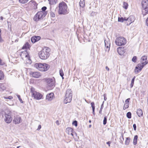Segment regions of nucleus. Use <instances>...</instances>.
<instances>
[{
  "label": "nucleus",
  "mask_w": 148,
  "mask_h": 148,
  "mask_svg": "<svg viewBox=\"0 0 148 148\" xmlns=\"http://www.w3.org/2000/svg\"><path fill=\"white\" fill-rule=\"evenodd\" d=\"M73 124L75 125L76 127L77 125V121H74L72 123Z\"/></svg>",
  "instance_id": "obj_39"
},
{
  "label": "nucleus",
  "mask_w": 148,
  "mask_h": 148,
  "mask_svg": "<svg viewBox=\"0 0 148 148\" xmlns=\"http://www.w3.org/2000/svg\"><path fill=\"white\" fill-rule=\"evenodd\" d=\"M66 3L64 2L60 3L58 6V13L59 14L65 15L69 12Z\"/></svg>",
  "instance_id": "obj_4"
},
{
  "label": "nucleus",
  "mask_w": 148,
  "mask_h": 148,
  "mask_svg": "<svg viewBox=\"0 0 148 148\" xmlns=\"http://www.w3.org/2000/svg\"><path fill=\"white\" fill-rule=\"evenodd\" d=\"M130 98H129L127 99L125 101V103H127L129 104V100H130Z\"/></svg>",
  "instance_id": "obj_42"
},
{
  "label": "nucleus",
  "mask_w": 148,
  "mask_h": 148,
  "mask_svg": "<svg viewBox=\"0 0 148 148\" xmlns=\"http://www.w3.org/2000/svg\"><path fill=\"white\" fill-rule=\"evenodd\" d=\"M3 117H4V121L7 123H9L12 121V118L10 114H5Z\"/></svg>",
  "instance_id": "obj_11"
},
{
  "label": "nucleus",
  "mask_w": 148,
  "mask_h": 148,
  "mask_svg": "<svg viewBox=\"0 0 148 148\" xmlns=\"http://www.w3.org/2000/svg\"><path fill=\"white\" fill-rule=\"evenodd\" d=\"M138 138L137 135H135L134 137L133 143L134 145H135L137 144Z\"/></svg>",
  "instance_id": "obj_23"
},
{
  "label": "nucleus",
  "mask_w": 148,
  "mask_h": 148,
  "mask_svg": "<svg viewBox=\"0 0 148 148\" xmlns=\"http://www.w3.org/2000/svg\"><path fill=\"white\" fill-rule=\"evenodd\" d=\"M34 66L39 70L41 71H46L50 67L49 65L46 63H37L35 64Z\"/></svg>",
  "instance_id": "obj_5"
},
{
  "label": "nucleus",
  "mask_w": 148,
  "mask_h": 148,
  "mask_svg": "<svg viewBox=\"0 0 148 148\" xmlns=\"http://www.w3.org/2000/svg\"><path fill=\"white\" fill-rule=\"evenodd\" d=\"M30 3V4H32V3L33 4V5H34V6L35 7H36V8H37V4L36 3V2L34 1L33 0H32V1H31Z\"/></svg>",
  "instance_id": "obj_30"
},
{
  "label": "nucleus",
  "mask_w": 148,
  "mask_h": 148,
  "mask_svg": "<svg viewBox=\"0 0 148 148\" xmlns=\"http://www.w3.org/2000/svg\"><path fill=\"white\" fill-rule=\"evenodd\" d=\"M32 76L35 78H38L41 76L40 73L38 72H31L30 73Z\"/></svg>",
  "instance_id": "obj_13"
},
{
  "label": "nucleus",
  "mask_w": 148,
  "mask_h": 148,
  "mask_svg": "<svg viewBox=\"0 0 148 148\" xmlns=\"http://www.w3.org/2000/svg\"><path fill=\"white\" fill-rule=\"evenodd\" d=\"M50 14L51 16L53 17H54L55 16V14L52 11L50 12Z\"/></svg>",
  "instance_id": "obj_38"
},
{
  "label": "nucleus",
  "mask_w": 148,
  "mask_h": 148,
  "mask_svg": "<svg viewBox=\"0 0 148 148\" xmlns=\"http://www.w3.org/2000/svg\"><path fill=\"white\" fill-rule=\"evenodd\" d=\"M66 132L69 135H71L72 136H73L74 134L76 135V134L75 132H73V129L71 127H68L66 128Z\"/></svg>",
  "instance_id": "obj_16"
},
{
  "label": "nucleus",
  "mask_w": 148,
  "mask_h": 148,
  "mask_svg": "<svg viewBox=\"0 0 148 148\" xmlns=\"http://www.w3.org/2000/svg\"><path fill=\"white\" fill-rule=\"evenodd\" d=\"M124 19V21H128V18H127L126 17H124L123 18Z\"/></svg>",
  "instance_id": "obj_55"
},
{
  "label": "nucleus",
  "mask_w": 148,
  "mask_h": 148,
  "mask_svg": "<svg viewBox=\"0 0 148 148\" xmlns=\"http://www.w3.org/2000/svg\"><path fill=\"white\" fill-rule=\"evenodd\" d=\"M92 109H95V104L94 102H92L91 103Z\"/></svg>",
  "instance_id": "obj_41"
},
{
  "label": "nucleus",
  "mask_w": 148,
  "mask_h": 148,
  "mask_svg": "<svg viewBox=\"0 0 148 148\" xmlns=\"http://www.w3.org/2000/svg\"><path fill=\"white\" fill-rule=\"evenodd\" d=\"M54 98V94L51 92L47 94L46 97V99L48 101H51Z\"/></svg>",
  "instance_id": "obj_15"
},
{
  "label": "nucleus",
  "mask_w": 148,
  "mask_h": 148,
  "mask_svg": "<svg viewBox=\"0 0 148 148\" xmlns=\"http://www.w3.org/2000/svg\"><path fill=\"white\" fill-rule=\"evenodd\" d=\"M91 125H89V127L90 128L91 127Z\"/></svg>",
  "instance_id": "obj_62"
},
{
  "label": "nucleus",
  "mask_w": 148,
  "mask_h": 148,
  "mask_svg": "<svg viewBox=\"0 0 148 148\" xmlns=\"http://www.w3.org/2000/svg\"><path fill=\"white\" fill-rule=\"evenodd\" d=\"M121 137L122 138L123 140H124L123 135L122 133L121 134Z\"/></svg>",
  "instance_id": "obj_54"
},
{
  "label": "nucleus",
  "mask_w": 148,
  "mask_h": 148,
  "mask_svg": "<svg viewBox=\"0 0 148 148\" xmlns=\"http://www.w3.org/2000/svg\"><path fill=\"white\" fill-rule=\"evenodd\" d=\"M137 113L138 116H142L143 115V112L142 110L140 109H138L137 110Z\"/></svg>",
  "instance_id": "obj_21"
},
{
  "label": "nucleus",
  "mask_w": 148,
  "mask_h": 148,
  "mask_svg": "<svg viewBox=\"0 0 148 148\" xmlns=\"http://www.w3.org/2000/svg\"><path fill=\"white\" fill-rule=\"evenodd\" d=\"M42 12H45V11L47 9V7L45 6H44L42 8Z\"/></svg>",
  "instance_id": "obj_40"
},
{
  "label": "nucleus",
  "mask_w": 148,
  "mask_h": 148,
  "mask_svg": "<svg viewBox=\"0 0 148 148\" xmlns=\"http://www.w3.org/2000/svg\"><path fill=\"white\" fill-rule=\"evenodd\" d=\"M111 143V142L110 141H108L106 143V144L108 145V146L109 147L110 146V144Z\"/></svg>",
  "instance_id": "obj_53"
},
{
  "label": "nucleus",
  "mask_w": 148,
  "mask_h": 148,
  "mask_svg": "<svg viewBox=\"0 0 148 148\" xmlns=\"http://www.w3.org/2000/svg\"><path fill=\"white\" fill-rule=\"evenodd\" d=\"M107 116H105L104 117V119L103 120V124L104 125H105L107 123Z\"/></svg>",
  "instance_id": "obj_33"
},
{
  "label": "nucleus",
  "mask_w": 148,
  "mask_h": 148,
  "mask_svg": "<svg viewBox=\"0 0 148 148\" xmlns=\"http://www.w3.org/2000/svg\"><path fill=\"white\" fill-rule=\"evenodd\" d=\"M123 8L125 9H127L128 8V4L127 2H124L123 3Z\"/></svg>",
  "instance_id": "obj_27"
},
{
  "label": "nucleus",
  "mask_w": 148,
  "mask_h": 148,
  "mask_svg": "<svg viewBox=\"0 0 148 148\" xmlns=\"http://www.w3.org/2000/svg\"><path fill=\"white\" fill-rule=\"evenodd\" d=\"M65 96L72 97V92L70 89H68L67 90Z\"/></svg>",
  "instance_id": "obj_18"
},
{
  "label": "nucleus",
  "mask_w": 148,
  "mask_h": 148,
  "mask_svg": "<svg viewBox=\"0 0 148 148\" xmlns=\"http://www.w3.org/2000/svg\"><path fill=\"white\" fill-rule=\"evenodd\" d=\"M46 12L39 11L34 16L33 19L36 21H38L43 19L47 15Z\"/></svg>",
  "instance_id": "obj_6"
},
{
  "label": "nucleus",
  "mask_w": 148,
  "mask_h": 148,
  "mask_svg": "<svg viewBox=\"0 0 148 148\" xmlns=\"http://www.w3.org/2000/svg\"><path fill=\"white\" fill-rule=\"evenodd\" d=\"M5 99H12L13 98V97L12 96H9L8 97H4Z\"/></svg>",
  "instance_id": "obj_43"
},
{
  "label": "nucleus",
  "mask_w": 148,
  "mask_h": 148,
  "mask_svg": "<svg viewBox=\"0 0 148 148\" xmlns=\"http://www.w3.org/2000/svg\"><path fill=\"white\" fill-rule=\"evenodd\" d=\"M29 0H19L20 3H26Z\"/></svg>",
  "instance_id": "obj_34"
},
{
  "label": "nucleus",
  "mask_w": 148,
  "mask_h": 148,
  "mask_svg": "<svg viewBox=\"0 0 148 148\" xmlns=\"http://www.w3.org/2000/svg\"><path fill=\"white\" fill-rule=\"evenodd\" d=\"M41 125H39L38 126V129H37V130H40L41 128Z\"/></svg>",
  "instance_id": "obj_51"
},
{
  "label": "nucleus",
  "mask_w": 148,
  "mask_h": 148,
  "mask_svg": "<svg viewBox=\"0 0 148 148\" xmlns=\"http://www.w3.org/2000/svg\"><path fill=\"white\" fill-rule=\"evenodd\" d=\"M102 109H100V110L99 112V113L101 114H102Z\"/></svg>",
  "instance_id": "obj_58"
},
{
  "label": "nucleus",
  "mask_w": 148,
  "mask_h": 148,
  "mask_svg": "<svg viewBox=\"0 0 148 148\" xmlns=\"http://www.w3.org/2000/svg\"><path fill=\"white\" fill-rule=\"evenodd\" d=\"M1 64V60L0 59V64Z\"/></svg>",
  "instance_id": "obj_61"
},
{
  "label": "nucleus",
  "mask_w": 148,
  "mask_h": 148,
  "mask_svg": "<svg viewBox=\"0 0 148 148\" xmlns=\"http://www.w3.org/2000/svg\"><path fill=\"white\" fill-rule=\"evenodd\" d=\"M142 4L143 9L142 12L144 15L148 14V0H143Z\"/></svg>",
  "instance_id": "obj_9"
},
{
  "label": "nucleus",
  "mask_w": 148,
  "mask_h": 148,
  "mask_svg": "<svg viewBox=\"0 0 148 148\" xmlns=\"http://www.w3.org/2000/svg\"><path fill=\"white\" fill-rule=\"evenodd\" d=\"M60 75L62 77L63 79L64 78L63 77V76L64 75V73L63 72V71L62 69H60Z\"/></svg>",
  "instance_id": "obj_32"
},
{
  "label": "nucleus",
  "mask_w": 148,
  "mask_h": 148,
  "mask_svg": "<svg viewBox=\"0 0 148 148\" xmlns=\"http://www.w3.org/2000/svg\"><path fill=\"white\" fill-rule=\"evenodd\" d=\"M133 127L134 128V130H136V125L135 124H133Z\"/></svg>",
  "instance_id": "obj_45"
},
{
  "label": "nucleus",
  "mask_w": 148,
  "mask_h": 148,
  "mask_svg": "<svg viewBox=\"0 0 148 148\" xmlns=\"http://www.w3.org/2000/svg\"><path fill=\"white\" fill-rule=\"evenodd\" d=\"M50 49L49 47H43L42 50L39 52L40 58L42 60L46 59L50 56Z\"/></svg>",
  "instance_id": "obj_3"
},
{
  "label": "nucleus",
  "mask_w": 148,
  "mask_h": 148,
  "mask_svg": "<svg viewBox=\"0 0 148 148\" xmlns=\"http://www.w3.org/2000/svg\"><path fill=\"white\" fill-rule=\"evenodd\" d=\"M92 109V113L94 115H95V109Z\"/></svg>",
  "instance_id": "obj_56"
},
{
  "label": "nucleus",
  "mask_w": 148,
  "mask_h": 148,
  "mask_svg": "<svg viewBox=\"0 0 148 148\" xmlns=\"http://www.w3.org/2000/svg\"><path fill=\"white\" fill-rule=\"evenodd\" d=\"M146 25L148 26V17L146 20Z\"/></svg>",
  "instance_id": "obj_49"
},
{
  "label": "nucleus",
  "mask_w": 148,
  "mask_h": 148,
  "mask_svg": "<svg viewBox=\"0 0 148 148\" xmlns=\"http://www.w3.org/2000/svg\"><path fill=\"white\" fill-rule=\"evenodd\" d=\"M56 123L58 125H60V123L58 120H57L56 121Z\"/></svg>",
  "instance_id": "obj_48"
},
{
  "label": "nucleus",
  "mask_w": 148,
  "mask_h": 148,
  "mask_svg": "<svg viewBox=\"0 0 148 148\" xmlns=\"http://www.w3.org/2000/svg\"><path fill=\"white\" fill-rule=\"evenodd\" d=\"M104 101H103V102L102 103V104L101 105L100 109H103V104H104Z\"/></svg>",
  "instance_id": "obj_47"
},
{
  "label": "nucleus",
  "mask_w": 148,
  "mask_h": 148,
  "mask_svg": "<svg viewBox=\"0 0 148 148\" xmlns=\"http://www.w3.org/2000/svg\"><path fill=\"white\" fill-rule=\"evenodd\" d=\"M40 39V37L38 36H34L31 38V40L33 43H34Z\"/></svg>",
  "instance_id": "obj_17"
},
{
  "label": "nucleus",
  "mask_w": 148,
  "mask_h": 148,
  "mask_svg": "<svg viewBox=\"0 0 148 148\" xmlns=\"http://www.w3.org/2000/svg\"><path fill=\"white\" fill-rule=\"evenodd\" d=\"M103 96L104 97V100L105 101H106L107 99V98L106 97V94H104L103 95Z\"/></svg>",
  "instance_id": "obj_50"
},
{
  "label": "nucleus",
  "mask_w": 148,
  "mask_h": 148,
  "mask_svg": "<svg viewBox=\"0 0 148 148\" xmlns=\"http://www.w3.org/2000/svg\"><path fill=\"white\" fill-rule=\"evenodd\" d=\"M130 140V137L126 138V139L125 142V144L126 145H128L129 144Z\"/></svg>",
  "instance_id": "obj_24"
},
{
  "label": "nucleus",
  "mask_w": 148,
  "mask_h": 148,
  "mask_svg": "<svg viewBox=\"0 0 148 148\" xmlns=\"http://www.w3.org/2000/svg\"><path fill=\"white\" fill-rule=\"evenodd\" d=\"M4 75L3 72L0 71V80L3 79L4 78Z\"/></svg>",
  "instance_id": "obj_28"
},
{
  "label": "nucleus",
  "mask_w": 148,
  "mask_h": 148,
  "mask_svg": "<svg viewBox=\"0 0 148 148\" xmlns=\"http://www.w3.org/2000/svg\"><path fill=\"white\" fill-rule=\"evenodd\" d=\"M29 43L28 42H26L25 44V46H27L28 45Z\"/></svg>",
  "instance_id": "obj_59"
},
{
  "label": "nucleus",
  "mask_w": 148,
  "mask_h": 148,
  "mask_svg": "<svg viewBox=\"0 0 148 148\" xmlns=\"http://www.w3.org/2000/svg\"><path fill=\"white\" fill-rule=\"evenodd\" d=\"M135 78V77L134 76L132 80L131 83L130 85V87L131 88L133 86L134 82V81Z\"/></svg>",
  "instance_id": "obj_26"
},
{
  "label": "nucleus",
  "mask_w": 148,
  "mask_h": 148,
  "mask_svg": "<svg viewBox=\"0 0 148 148\" xmlns=\"http://www.w3.org/2000/svg\"><path fill=\"white\" fill-rule=\"evenodd\" d=\"M105 46H110V44L109 43L108 44H106L105 42Z\"/></svg>",
  "instance_id": "obj_52"
},
{
  "label": "nucleus",
  "mask_w": 148,
  "mask_h": 148,
  "mask_svg": "<svg viewBox=\"0 0 148 148\" xmlns=\"http://www.w3.org/2000/svg\"><path fill=\"white\" fill-rule=\"evenodd\" d=\"M85 2L84 0H80L79 2V5L81 7L83 8L84 7Z\"/></svg>",
  "instance_id": "obj_22"
},
{
  "label": "nucleus",
  "mask_w": 148,
  "mask_h": 148,
  "mask_svg": "<svg viewBox=\"0 0 148 148\" xmlns=\"http://www.w3.org/2000/svg\"><path fill=\"white\" fill-rule=\"evenodd\" d=\"M136 59L137 57L136 56H134L132 59V61L135 62H136Z\"/></svg>",
  "instance_id": "obj_37"
},
{
  "label": "nucleus",
  "mask_w": 148,
  "mask_h": 148,
  "mask_svg": "<svg viewBox=\"0 0 148 148\" xmlns=\"http://www.w3.org/2000/svg\"><path fill=\"white\" fill-rule=\"evenodd\" d=\"M106 70H107L108 71H109V69L107 66H106Z\"/></svg>",
  "instance_id": "obj_57"
},
{
  "label": "nucleus",
  "mask_w": 148,
  "mask_h": 148,
  "mask_svg": "<svg viewBox=\"0 0 148 148\" xmlns=\"http://www.w3.org/2000/svg\"><path fill=\"white\" fill-rule=\"evenodd\" d=\"M126 116L128 119H130L131 118V113L130 112H128L127 113Z\"/></svg>",
  "instance_id": "obj_31"
},
{
  "label": "nucleus",
  "mask_w": 148,
  "mask_h": 148,
  "mask_svg": "<svg viewBox=\"0 0 148 148\" xmlns=\"http://www.w3.org/2000/svg\"><path fill=\"white\" fill-rule=\"evenodd\" d=\"M147 104H148V97H147Z\"/></svg>",
  "instance_id": "obj_63"
},
{
  "label": "nucleus",
  "mask_w": 148,
  "mask_h": 148,
  "mask_svg": "<svg viewBox=\"0 0 148 148\" xmlns=\"http://www.w3.org/2000/svg\"><path fill=\"white\" fill-rule=\"evenodd\" d=\"M30 92L32 93V97H33L34 99H35L39 100L42 98V95L39 92L36 91L33 87L31 88Z\"/></svg>",
  "instance_id": "obj_7"
},
{
  "label": "nucleus",
  "mask_w": 148,
  "mask_h": 148,
  "mask_svg": "<svg viewBox=\"0 0 148 148\" xmlns=\"http://www.w3.org/2000/svg\"><path fill=\"white\" fill-rule=\"evenodd\" d=\"M72 97L70 96H65V99L64 100V102L65 103H70L71 102Z\"/></svg>",
  "instance_id": "obj_19"
},
{
  "label": "nucleus",
  "mask_w": 148,
  "mask_h": 148,
  "mask_svg": "<svg viewBox=\"0 0 148 148\" xmlns=\"http://www.w3.org/2000/svg\"><path fill=\"white\" fill-rule=\"evenodd\" d=\"M30 47H22V50H24V51H21L20 56L23 60L26 61L27 63H31V60L28 54V50L30 49Z\"/></svg>",
  "instance_id": "obj_2"
},
{
  "label": "nucleus",
  "mask_w": 148,
  "mask_h": 148,
  "mask_svg": "<svg viewBox=\"0 0 148 148\" xmlns=\"http://www.w3.org/2000/svg\"><path fill=\"white\" fill-rule=\"evenodd\" d=\"M1 29H0V42H1L3 40L2 38L1 37Z\"/></svg>",
  "instance_id": "obj_46"
},
{
  "label": "nucleus",
  "mask_w": 148,
  "mask_h": 148,
  "mask_svg": "<svg viewBox=\"0 0 148 148\" xmlns=\"http://www.w3.org/2000/svg\"><path fill=\"white\" fill-rule=\"evenodd\" d=\"M129 106V104L127 103H125L124 104L123 109L124 110L127 108Z\"/></svg>",
  "instance_id": "obj_29"
},
{
  "label": "nucleus",
  "mask_w": 148,
  "mask_h": 148,
  "mask_svg": "<svg viewBox=\"0 0 148 148\" xmlns=\"http://www.w3.org/2000/svg\"><path fill=\"white\" fill-rule=\"evenodd\" d=\"M3 18L2 16H1V17H0L1 20H3Z\"/></svg>",
  "instance_id": "obj_60"
},
{
  "label": "nucleus",
  "mask_w": 148,
  "mask_h": 148,
  "mask_svg": "<svg viewBox=\"0 0 148 148\" xmlns=\"http://www.w3.org/2000/svg\"><path fill=\"white\" fill-rule=\"evenodd\" d=\"M5 89V87L2 84H0V91L3 90Z\"/></svg>",
  "instance_id": "obj_25"
},
{
  "label": "nucleus",
  "mask_w": 148,
  "mask_h": 148,
  "mask_svg": "<svg viewBox=\"0 0 148 148\" xmlns=\"http://www.w3.org/2000/svg\"><path fill=\"white\" fill-rule=\"evenodd\" d=\"M117 51L120 55H123L125 52V49L124 47H119L117 49Z\"/></svg>",
  "instance_id": "obj_14"
},
{
  "label": "nucleus",
  "mask_w": 148,
  "mask_h": 148,
  "mask_svg": "<svg viewBox=\"0 0 148 148\" xmlns=\"http://www.w3.org/2000/svg\"><path fill=\"white\" fill-rule=\"evenodd\" d=\"M115 42L117 45L121 46L125 45L127 41L124 37H119L116 38Z\"/></svg>",
  "instance_id": "obj_8"
},
{
  "label": "nucleus",
  "mask_w": 148,
  "mask_h": 148,
  "mask_svg": "<svg viewBox=\"0 0 148 148\" xmlns=\"http://www.w3.org/2000/svg\"><path fill=\"white\" fill-rule=\"evenodd\" d=\"M20 146H18L17 147V148H19V147H20Z\"/></svg>",
  "instance_id": "obj_64"
},
{
  "label": "nucleus",
  "mask_w": 148,
  "mask_h": 148,
  "mask_svg": "<svg viewBox=\"0 0 148 148\" xmlns=\"http://www.w3.org/2000/svg\"><path fill=\"white\" fill-rule=\"evenodd\" d=\"M16 96H17V97H18V98L19 101L21 102V103H23V101L22 99H21V98L20 95H16Z\"/></svg>",
  "instance_id": "obj_36"
},
{
  "label": "nucleus",
  "mask_w": 148,
  "mask_h": 148,
  "mask_svg": "<svg viewBox=\"0 0 148 148\" xmlns=\"http://www.w3.org/2000/svg\"><path fill=\"white\" fill-rule=\"evenodd\" d=\"M147 56H143L141 58L140 63L137 65L134 70V72L136 74L138 73L143 68L148 64V62L147 61Z\"/></svg>",
  "instance_id": "obj_1"
},
{
  "label": "nucleus",
  "mask_w": 148,
  "mask_h": 148,
  "mask_svg": "<svg viewBox=\"0 0 148 148\" xmlns=\"http://www.w3.org/2000/svg\"><path fill=\"white\" fill-rule=\"evenodd\" d=\"M22 121L20 116H14L13 122L15 124H18L21 122Z\"/></svg>",
  "instance_id": "obj_12"
},
{
  "label": "nucleus",
  "mask_w": 148,
  "mask_h": 148,
  "mask_svg": "<svg viewBox=\"0 0 148 148\" xmlns=\"http://www.w3.org/2000/svg\"><path fill=\"white\" fill-rule=\"evenodd\" d=\"M118 21L119 22H123L124 21V19H123V18L119 17L118 19Z\"/></svg>",
  "instance_id": "obj_35"
},
{
  "label": "nucleus",
  "mask_w": 148,
  "mask_h": 148,
  "mask_svg": "<svg viewBox=\"0 0 148 148\" xmlns=\"http://www.w3.org/2000/svg\"><path fill=\"white\" fill-rule=\"evenodd\" d=\"M48 86L53 88L55 86V80L54 78H48L45 79Z\"/></svg>",
  "instance_id": "obj_10"
},
{
  "label": "nucleus",
  "mask_w": 148,
  "mask_h": 148,
  "mask_svg": "<svg viewBox=\"0 0 148 148\" xmlns=\"http://www.w3.org/2000/svg\"><path fill=\"white\" fill-rule=\"evenodd\" d=\"M110 47H106L105 49L106 51L108 50V51L110 50Z\"/></svg>",
  "instance_id": "obj_44"
},
{
  "label": "nucleus",
  "mask_w": 148,
  "mask_h": 148,
  "mask_svg": "<svg viewBox=\"0 0 148 148\" xmlns=\"http://www.w3.org/2000/svg\"><path fill=\"white\" fill-rule=\"evenodd\" d=\"M135 17L132 15L130 16L128 18V21L130 22V25L133 22H134L135 20Z\"/></svg>",
  "instance_id": "obj_20"
}]
</instances>
